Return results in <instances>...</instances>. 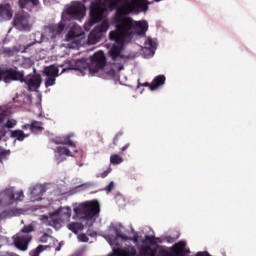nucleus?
<instances>
[{
  "instance_id": "37998d69",
  "label": "nucleus",
  "mask_w": 256,
  "mask_h": 256,
  "mask_svg": "<svg viewBox=\"0 0 256 256\" xmlns=\"http://www.w3.org/2000/svg\"><path fill=\"white\" fill-rule=\"evenodd\" d=\"M114 188H115V182L112 181V182L109 183V185H107V186L105 187V191H106L107 193H111Z\"/></svg>"
},
{
  "instance_id": "864d4df0",
  "label": "nucleus",
  "mask_w": 256,
  "mask_h": 256,
  "mask_svg": "<svg viewBox=\"0 0 256 256\" xmlns=\"http://www.w3.org/2000/svg\"><path fill=\"white\" fill-rule=\"evenodd\" d=\"M154 243H156V245H157V243H163V240H161V238L155 237Z\"/></svg>"
},
{
  "instance_id": "79ce46f5",
  "label": "nucleus",
  "mask_w": 256,
  "mask_h": 256,
  "mask_svg": "<svg viewBox=\"0 0 256 256\" xmlns=\"http://www.w3.org/2000/svg\"><path fill=\"white\" fill-rule=\"evenodd\" d=\"M45 251V247L43 245H39L35 250H34V255L38 256L39 254L43 253Z\"/></svg>"
},
{
  "instance_id": "0eeeda50",
  "label": "nucleus",
  "mask_w": 256,
  "mask_h": 256,
  "mask_svg": "<svg viewBox=\"0 0 256 256\" xmlns=\"http://www.w3.org/2000/svg\"><path fill=\"white\" fill-rule=\"evenodd\" d=\"M66 13L70 15L71 19H77L81 21L85 17V5L78 2L69 8H67Z\"/></svg>"
},
{
  "instance_id": "2eb2a0df",
  "label": "nucleus",
  "mask_w": 256,
  "mask_h": 256,
  "mask_svg": "<svg viewBox=\"0 0 256 256\" xmlns=\"http://www.w3.org/2000/svg\"><path fill=\"white\" fill-rule=\"evenodd\" d=\"M4 75H9L12 81H20V83L25 81V74L23 71H17L13 68L4 70Z\"/></svg>"
},
{
  "instance_id": "8fccbe9b",
  "label": "nucleus",
  "mask_w": 256,
  "mask_h": 256,
  "mask_svg": "<svg viewBox=\"0 0 256 256\" xmlns=\"http://www.w3.org/2000/svg\"><path fill=\"white\" fill-rule=\"evenodd\" d=\"M139 86L149 87V89H151V83H149V82H146V83H143V84L139 83Z\"/></svg>"
},
{
  "instance_id": "39448f33",
  "label": "nucleus",
  "mask_w": 256,
  "mask_h": 256,
  "mask_svg": "<svg viewBox=\"0 0 256 256\" xmlns=\"http://www.w3.org/2000/svg\"><path fill=\"white\" fill-rule=\"evenodd\" d=\"M107 65V57L105 52L102 50L95 52L92 57H90V62L88 63V69L90 73H99L100 69H104Z\"/></svg>"
},
{
  "instance_id": "ddd939ff",
  "label": "nucleus",
  "mask_w": 256,
  "mask_h": 256,
  "mask_svg": "<svg viewBox=\"0 0 256 256\" xmlns=\"http://www.w3.org/2000/svg\"><path fill=\"white\" fill-rule=\"evenodd\" d=\"M137 256V248L130 245L125 248H114L113 252L109 253L108 256Z\"/></svg>"
},
{
  "instance_id": "f03ea898",
  "label": "nucleus",
  "mask_w": 256,
  "mask_h": 256,
  "mask_svg": "<svg viewBox=\"0 0 256 256\" xmlns=\"http://www.w3.org/2000/svg\"><path fill=\"white\" fill-rule=\"evenodd\" d=\"M149 29L147 21H135L133 20L132 27L129 30H119L118 32H110L109 39L110 41H115L117 45H125V43H130L133 37V30L139 31V35H145Z\"/></svg>"
},
{
  "instance_id": "412c9836",
  "label": "nucleus",
  "mask_w": 256,
  "mask_h": 256,
  "mask_svg": "<svg viewBox=\"0 0 256 256\" xmlns=\"http://www.w3.org/2000/svg\"><path fill=\"white\" fill-rule=\"evenodd\" d=\"M121 51H123L122 46L114 45L111 47L109 53L112 61H117L118 59H123L121 56Z\"/></svg>"
},
{
  "instance_id": "c03bdc74",
  "label": "nucleus",
  "mask_w": 256,
  "mask_h": 256,
  "mask_svg": "<svg viewBox=\"0 0 256 256\" xmlns=\"http://www.w3.org/2000/svg\"><path fill=\"white\" fill-rule=\"evenodd\" d=\"M79 241H81L82 243H87L89 241V237H87L85 234H80L78 236Z\"/></svg>"
},
{
  "instance_id": "a18cd8bd",
  "label": "nucleus",
  "mask_w": 256,
  "mask_h": 256,
  "mask_svg": "<svg viewBox=\"0 0 256 256\" xmlns=\"http://www.w3.org/2000/svg\"><path fill=\"white\" fill-rule=\"evenodd\" d=\"M47 239H49V234L45 233L40 237V243H47Z\"/></svg>"
},
{
  "instance_id": "5701e85b",
  "label": "nucleus",
  "mask_w": 256,
  "mask_h": 256,
  "mask_svg": "<svg viewBox=\"0 0 256 256\" xmlns=\"http://www.w3.org/2000/svg\"><path fill=\"white\" fill-rule=\"evenodd\" d=\"M10 137L12 139H17V141H25V138L29 137V135L25 134L23 130H11Z\"/></svg>"
},
{
  "instance_id": "cd10ccee",
  "label": "nucleus",
  "mask_w": 256,
  "mask_h": 256,
  "mask_svg": "<svg viewBox=\"0 0 256 256\" xmlns=\"http://www.w3.org/2000/svg\"><path fill=\"white\" fill-rule=\"evenodd\" d=\"M43 123L37 120L31 122V131L32 133H41L43 131Z\"/></svg>"
},
{
  "instance_id": "72a5a7b5",
  "label": "nucleus",
  "mask_w": 256,
  "mask_h": 256,
  "mask_svg": "<svg viewBox=\"0 0 256 256\" xmlns=\"http://www.w3.org/2000/svg\"><path fill=\"white\" fill-rule=\"evenodd\" d=\"M95 29L103 35V33H107V30L109 29V22L103 21L100 25L96 26Z\"/></svg>"
},
{
  "instance_id": "b1692460",
  "label": "nucleus",
  "mask_w": 256,
  "mask_h": 256,
  "mask_svg": "<svg viewBox=\"0 0 256 256\" xmlns=\"http://www.w3.org/2000/svg\"><path fill=\"white\" fill-rule=\"evenodd\" d=\"M115 233H116V237L118 239H122V241H133V243H139V235L137 234H135L132 238L131 237L129 238L128 236L121 234V232L117 229Z\"/></svg>"
},
{
  "instance_id": "bb28decb",
  "label": "nucleus",
  "mask_w": 256,
  "mask_h": 256,
  "mask_svg": "<svg viewBox=\"0 0 256 256\" xmlns=\"http://www.w3.org/2000/svg\"><path fill=\"white\" fill-rule=\"evenodd\" d=\"M83 63H85L84 59L81 60H72L68 62L69 65V69H71L72 71H79V67H81V65H83Z\"/></svg>"
},
{
  "instance_id": "6e6d98bb",
  "label": "nucleus",
  "mask_w": 256,
  "mask_h": 256,
  "mask_svg": "<svg viewBox=\"0 0 256 256\" xmlns=\"http://www.w3.org/2000/svg\"><path fill=\"white\" fill-rule=\"evenodd\" d=\"M5 157V151L0 152V161Z\"/></svg>"
},
{
  "instance_id": "4c0bfd02",
  "label": "nucleus",
  "mask_w": 256,
  "mask_h": 256,
  "mask_svg": "<svg viewBox=\"0 0 256 256\" xmlns=\"http://www.w3.org/2000/svg\"><path fill=\"white\" fill-rule=\"evenodd\" d=\"M123 139V132H118L114 139H113V145H119V141Z\"/></svg>"
},
{
  "instance_id": "6ab92c4d",
  "label": "nucleus",
  "mask_w": 256,
  "mask_h": 256,
  "mask_svg": "<svg viewBox=\"0 0 256 256\" xmlns=\"http://www.w3.org/2000/svg\"><path fill=\"white\" fill-rule=\"evenodd\" d=\"M165 81H166L165 75L156 76L151 82L150 91H157L159 87H163V85H165Z\"/></svg>"
},
{
  "instance_id": "a878e982",
  "label": "nucleus",
  "mask_w": 256,
  "mask_h": 256,
  "mask_svg": "<svg viewBox=\"0 0 256 256\" xmlns=\"http://www.w3.org/2000/svg\"><path fill=\"white\" fill-rule=\"evenodd\" d=\"M71 137H73V135L69 134L63 140L56 141V143L58 145H69V147L75 148L77 145H75V142L72 141Z\"/></svg>"
},
{
  "instance_id": "3c124183",
  "label": "nucleus",
  "mask_w": 256,
  "mask_h": 256,
  "mask_svg": "<svg viewBox=\"0 0 256 256\" xmlns=\"http://www.w3.org/2000/svg\"><path fill=\"white\" fill-rule=\"evenodd\" d=\"M5 75V70L0 68V81H3V76Z\"/></svg>"
},
{
  "instance_id": "20e7f679",
  "label": "nucleus",
  "mask_w": 256,
  "mask_h": 256,
  "mask_svg": "<svg viewBox=\"0 0 256 256\" xmlns=\"http://www.w3.org/2000/svg\"><path fill=\"white\" fill-rule=\"evenodd\" d=\"M100 211L101 205L97 200L83 202L74 208L75 215L79 219H85L86 221H93L99 215Z\"/></svg>"
},
{
  "instance_id": "f704fd0d",
  "label": "nucleus",
  "mask_w": 256,
  "mask_h": 256,
  "mask_svg": "<svg viewBox=\"0 0 256 256\" xmlns=\"http://www.w3.org/2000/svg\"><path fill=\"white\" fill-rule=\"evenodd\" d=\"M56 151L59 155H66V157H73V155H71V151L69 150V148L66 147H57Z\"/></svg>"
},
{
  "instance_id": "49530a36",
  "label": "nucleus",
  "mask_w": 256,
  "mask_h": 256,
  "mask_svg": "<svg viewBox=\"0 0 256 256\" xmlns=\"http://www.w3.org/2000/svg\"><path fill=\"white\" fill-rule=\"evenodd\" d=\"M2 81H4V83H11V81L13 80L11 79L9 74H6V76H3Z\"/></svg>"
},
{
  "instance_id": "7c9ffc66",
  "label": "nucleus",
  "mask_w": 256,
  "mask_h": 256,
  "mask_svg": "<svg viewBox=\"0 0 256 256\" xmlns=\"http://www.w3.org/2000/svg\"><path fill=\"white\" fill-rule=\"evenodd\" d=\"M145 47H146V49H149L150 53H152L154 55L155 51L157 50V43L155 41H153V39H148L145 42Z\"/></svg>"
},
{
  "instance_id": "603ef678",
  "label": "nucleus",
  "mask_w": 256,
  "mask_h": 256,
  "mask_svg": "<svg viewBox=\"0 0 256 256\" xmlns=\"http://www.w3.org/2000/svg\"><path fill=\"white\" fill-rule=\"evenodd\" d=\"M129 145H130V144H126L125 146H123V147L121 148V151H122V152L127 151V149H129Z\"/></svg>"
},
{
  "instance_id": "de8ad7c7",
  "label": "nucleus",
  "mask_w": 256,
  "mask_h": 256,
  "mask_svg": "<svg viewBox=\"0 0 256 256\" xmlns=\"http://www.w3.org/2000/svg\"><path fill=\"white\" fill-rule=\"evenodd\" d=\"M69 35H72L75 39H77V37H81V35H85V33L82 32L81 34H75V32L70 31Z\"/></svg>"
},
{
  "instance_id": "a211bd4d",
  "label": "nucleus",
  "mask_w": 256,
  "mask_h": 256,
  "mask_svg": "<svg viewBox=\"0 0 256 256\" xmlns=\"http://www.w3.org/2000/svg\"><path fill=\"white\" fill-rule=\"evenodd\" d=\"M102 37L103 34L100 31H98L97 28H94L88 36L89 45H95L96 43H99Z\"/></svg>"
},
{
  "instance_id": "f3484780",
  "label": "nucleus",
  "mask_w": 256,
  "mask_h": 256,
  "mask_svg": "<svg viewBox=\"0 0 256 256\" xmlns=\"http://www.w3.org/2000/svg\"><path fill=\"white\" fill-rule=\"evenodd\" d=\"M5 195L9 200V203H15V201H23V198L25 197L23 195V191H19L16 194H14L13 190H6Z\"/></svg>"
},
{
  "instance_id": "c85d7f7f",
  "label": "nucleus",
  "mask_w": 256,
  "mask_h": 256,
  "mask_svg": "<svg viewBox=\"0 0 256 256\" xmlns=\"http://www.w3.org/2000/svg\"><path fill=\"white\" fill-rule=\"evenodd\" d=\"M68 229H69V231H72V233H75L77 235V233H79V231H81V229H83V225L78 222H72V223L68 224Z\"/></svg>"
},
{
  "instance_id": "f257e3e1",
  "label": "nucleus",
  "mask_w": 256,
  "mask_h": 256,
  "mask_svg": "<svg viewBox=\"0 0 256 256\" xmlns=\"http://www.w3.org/2000/svg\"><path fill=\"white\" fill-rule=\"evenodd\" d=\"M149 9V2L147 0H131L130 3L122 5L114 14L113 23L115 24L116 31L111 33H119V31H129L133 27V18L125 15L130 13H144Z\"/></svg>"
},
{
  "instance_id": "c9c22d12",
  "label": "nucleus",
  "mask_w": 256,
  "mask_h": 256,
  "mask_svg": "<svg viewBox=\"0 0 256 256\" xmlns=\"http://www.w3.org/2000/svg\"><path fill=\"white\" fill-rule=\"evenodd\" d=\"M55 81H57V78L47 77L45 80V87H53V85H55Z\"/></svg>"
},
{
  "instance_id": "1a4fd4ad",
  "label": "nucleus",
  "mask_w": 256,
  "mask_h": 256,
  "mask_svg": "<svg viewBox=\"0 0 256 256\" xmlns=\"http://www.w3.org/2000/svg\"><path fill=\"white\" fill-rule=\"evenodd\" d=\"M13 25L20 31H30L31 24H29V16L24 14H16L14 16Z\"/></svg>"
},
{
  "instance_id": "58836bf2",
  "label": "nucleus",
  "mask_w": 256,
  "mask_h": 256,
  "mask_svg": "<svg viewBox=\"0 0 256 256\" xmlns=\"http://www.w3.org/2000/svg\"><path fill=\"white\" fill-rule=\"evenodd\" d=\"M33 231H35V228L33 227V225H28V226H24L21 230V233H33Z\"/></svg>"
},
{
  "instance_id": "4468645a",
  "label": "nucleus",
  "mask_w": 256,
  "mask_h": 256,
  "mask_svg": "<svg viewBox=\"0 0 256 256\" xmlns=\"http://www.w3.org/2000/svg\"><path fill=\"white\" fill-rule=\"evenodd\" d=\"M13 9L10 4H0V21H11Z\"/></svg>"
},
{
  "instance_id": "6e6552de",
  "label": "nucleus",
  "mask_w": 256,
  "mask_h": 256,
  "mask_svg": "<svg viewBox=\"0 0 256 256\" xmlns=\"http://www.w3.org/2000/svg\"><path fill=\"white\" fill-rule=\"evenodd\" d=\"M23 83H26L29 91H37L41 87V83H43V78L41 74H29L24 78Z\"/></svg>"
},
{
  "instance_id": "2f4dec72",
  "label": "nucleus",
  "mask_w": 256,
  "mask_h": 256,
  "mask_svg": "<svg viewBox=\"0 0 256 256\" xmlns=\"http://www.w3.org/2000/svg\"><path fill=\"white\" fill-rule=\"evenodd\" d=\"M110 163L112 165H121L123 163V158L119 154H113L110 156Z\"/></svg>"
},
{
  "instance_id": "f8f14e48",
  "label": "nucleus",
  "mask_w": 256,
  "mask_h": 256,
  "mask_svg": "<svg viewBox=\"0 0 256 256\" xmlns=\"http://www.w3.org/2000/svg\"><path fill=\"white\" fill-rule=\"evenodd\" d=\"M65 30V24H51L45 28V34L49 39H55L58 35H61Z\"/></svg>"
},
{
  "instance_id": "9d476101",
  "label": "nucleus",
  "mask_w": 256,
  "mask_h": 256,
  "mask_svg": "<svg viewBox=\"0 0 256 256\" xmlns=\"http://www.w3.org/2000/svg\"><path fill=\"white\" fill-rule=\"evenodd\" d=\"M32 239L33 237L29 234H18L13 237L14 244L20 251H27Z\"/></svg>"
},
{
  "instance_id": "dca6fc26",
  "label": "nucleus",
  "mask_w": 256,
  "mask_h": 256,
  "mask_svg": "<svg viewBox=\"0 0 256 256\" xmlns=\"http://www.w3.org/2000/svg\"><path fill=\"white\" fill-rule=\"evenodd\" d=\"M187 243L185 241H180L172 247V253L174 256H187V253L191 251L186 250Z\"/></svg>"
},
{
  "instance_id": "7ed1b4c3",
  "label": "nucleus",
  "mask_w": 256,
  "mask_h": 256,
  "mask_svg": "<svg viewBox=\"0 0 256 256\" xmlns=\"http://www.w3.org/2000/svg\"><path fill=\"white\" fill-rule=\"evenodd\" d=\"M123 0H104V3L101 2H92L90 5V25H95L99 21H103V15L108 9H116L119 6V3H122Z\"/></svg>"
},
{
  "instance_id": "c756f323",
  "label": "nucleus",
  "mask_w": 256,
  "mask_h": 256,
  "mask_svg": "<svg viewBox=\"0 0 256 256\" xmlns=\"http://www.w3.org/2000/svg\"><path fill=\"white\" fill-rule=\"evenodd\" d=\"M26 5H33V7H37V5H39V0H19L20 9H25Z\"/></svg>"
},
{
  "instance_id": "5fc2aeb1",
  "label": "nucleus",
  "mask_w": 256,
  "mask_h": 256,
  "mask_svg": "<svg viewBox=\"0 0 256 256\" xmlns=\"http://www.w3.org/2000/svg\"><path fill=\"white\" fill-rule=\"evenodd\" d=\"M22 129H30L31 131V124H25L22 126Z\"/></svg>"
},
{
  "instance_id": "423d86ee",
  "label": "nucleus",
  "mask_w": 256,
  "mask_h": 256,
  "mask_svg": "<svg viewBox=\"0 0 256 256\" xmlns=\"http://www.w3.org/2000/svg\"><path fill=\"white\" fill-rule=\"evenodd\" d=\"M68 219H71V207H63L51 214L49 223L51 227H57Z\"/></svg>"
},
{
  "instance_id": "e433bc0d",
  "label": "nucleus",
  "mask_w": 256,
  "mask_h": 256,
  "mask_svg": "<svg viewBox=\"0 0 256 256\" xmlns=\"http://www.w3.org/2000/svg\"><path fill=\"white\" fill-rule=\"evenodd\" d=\"M5 121H7V113L2 112V113H0V131H3V125H4Z\"/></svg>"
},
{
  "instance_id": "473e14b6",
  "label": "nucleus",
  "mask_w": 256,
  "mask_h": 256,
  "mask_svg": "<svg viewBox=\"0 0 256 256\" xmlns=\"http://www.w3.org/2000/svg\"><path fill=\"white\" fill-rule=\"evenodd\" d=\"M43 193H45V189L41 185H36L31 190V195H34L35 197H37V195H43Z\"/></svg>"
},
{
  "instance_id": "ea45409f",
  "label": "nucleus",
  "mask_w": 256,
  "mask_h": 256,
  "mask_svg": "<svg viewBox=\"0 0 256 256\" xmlns=\"http://www.w3.org/2000/svg\"><path fill=\"white\" fill-rule=\"evenodd\" d=\"M111 171H112V169H111V167H109L104 172L97 174V177H100L101 179H105V177H107L109 175V173H111Z\"/></svg>"
},
{
  "instance_id": "4d7b16f0",
  "label": "nucleus",
  "mask_w": 256,
  "mask_h": 256,
  "mask_svg": "<svg viewBox=\"0 0 256 256\" xmlns=\"http://www.w3.org/2000/svg\"><path fill=\"white\" fill-rule=\"evenodd\" d=\"M3 213H4V214H6V213H7V211H4Z\"/></svg>"
},
{
  "instance_id": "aec40b11",
  "label": "nucleus",
  "mask_w": 256,
  "mask_h": 256,
  "mask_svg": "<svg viewBox=\"0 0 256 256\" xmlns=\"http://www.w3.org/2000/svg\"><path fill=\"white\" fill-rule=\"evenodd\" d=\"M17 125V120L15 119H8L6 123L3 124L2 130H0V141L7 135V130L6 129H13Z\"/></svg>"
},
{
  "instance_id": "4be33fe9",
  "label": "nucleus",
  "mask_w": 256,
  "mask_h": 256,
  "mask_svg": "<svg viewBox=\"0 0 256 256\" xmlns=\"http://www.w3.org/2000/svg\"><path fill=\"white\" fill-rule=\"evenodd\" d=\"M44 75L46 77H59V68H57L55 65H50L44 68Z\"/></svg>"
},
{
  "instance_id": "393cba45",
  "label": "nucleus",
  "mask_w": 256,
  "mask_h": 256,
  "mask_svg": "<svg viewBox=\"0 0 256 256\" xmlns=\"http://www.w3.org/2000/svg\"><path fill=\"white\" fill-rule=\"evenodd\" d=\"M140 256H156L155 250L151 246H141L139 251Z\"/></svg>"
},
{
  "instance_id": "09e8293b",
  "label": "nucleus",
  "mask_w": 256,
  "mask_h": 256,
  "mask_svg": "<svg viewBox=\"0 0 256 256\" xmlns=\"http://www.w3.org/2000/svg\"><path fill=\"white\" fill-rule=\"evenodd\" d=\"M165 241H167V243H173L175 241V239L171 236H168L165 238Z\"/></svg>"
},
{
  "instance_id": "a19ab883",
  "label": "nucleus",
  "mask_w": 256,
  "mask_h": 256,
  "mask_svg": "<svg viewBox=\"0 0 256 256\" xmlns=\"http://www.w3.org/2000/svg\"><path fill=\"white\" fill-rule=\"evenodd\" d=\"M145 241H148L150 245H157V242H155V236L146 235Z\"/></svg>"
},
{
  "instance_id": "9b49d317",
  "label": "nucleus",
  "mask_w": 256,
  "mask_h": 256,
  "mask_svg": "<svg viewBox=\"0 0 256 256\" xmlns=\"http://www.w3.org/2000/svg\"><path fill=\"white\" fill-rule=\"evenodd\" d=\"M33 45H35V43H30L24 46L17 45L13 47H5L3 48L2 53L3 55H6V57H15L18 53H27V49H29V47H33Z\"/></svg>"
}]
</instances>
